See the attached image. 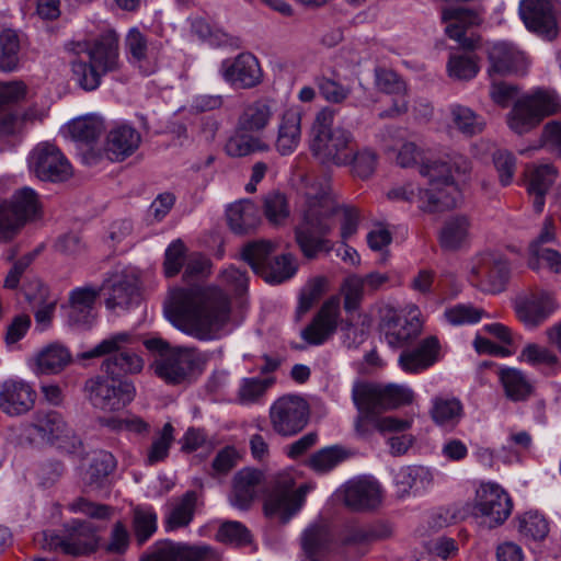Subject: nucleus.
<instances>
[{
  "instance_id": "nucleus-19",
  "label": "nucleus",
  "mask_w": 561,
  "mask_h": 561,
  "mask_svg": "<svg viewBox=\"0 0 561 561\" xmlns=\"http://www.w3.org/2000/svg\"><path fill=\"white\" fill-rule=\"evenodd\" d=\"M79 47L78 53H84L101 73L107 75L119 70L118 35L115 31H106L93 41L79 44Z\"/></svg>"
},
{
  "instance_id": "nucleus-6",
  "label": "nucleus",
  "mask_w": 561,
  "mask_h": 561,
  "mask_svg": "<svg viewBox=\"0 0 561 561\" xmlns=\"http://www.w3.org/2000/svg\"><path fill=\"white\" fill-rule=\"evenodd\" d=\"M133 335L127 332L115 333L95 345L90 351L81 353L80 359L105 357L101 369L105 376L113 379H127L126 376L139 374L144 369V359L126 345L131 344Z\"/></svg>"
},
{
  "instance_id": "nucleus-47",
  "label": "nucleus",
  "mask_w": 561,
  "mask_h": 561,
  "mask_svg": "<svg viewBox=\"0 0 561 561\" xmlns=\"http://www.w3.org/2000/svg\"><path fill=\"white\" fill-rule=\"evenodd\" d=\"M297 271V261L291 254H282L274 256L273 260L263 267L261 276L273 284H280L291 278Z\"/></svg>"
},
{
  "instance_id": "nucleus-31",
  "label": "nucleus",
  "mask_w": 561,
  "mask_h": 561,
  "mask_svg": "<svg viewBox=\"0 0 561 561\" xmlns=\"http://www.w3.org/2000/svg\"><path fill=\"white\" fill-rule=\"evenodd\" d=\"M393 481L397 496L403 499L427 489L433 483V473L423 466H404L394 472Z\"/></svg>"
},
{
  "instance_id": "nucleus-52",
  "label": "nucleus",
  "mask_w": 561,
  "mask_h": 561,
  "mask_svg": "<svg viewBox=\"0 0 561 561\" xmlns=\"http://www.w3.org/2000/svg\"><path fill=\"white\" fill-rule=\"evenodd\" d=\"M71 69L75 81L84 91L98 89L104 76L90 60H84L80 57L71 62Z\"/></svg>"
},
{
  "instance_id": "nucleus-48",
  "label": "nucleus",
  "mask_w": 561,
  "mask_h": 561,
  "mask_svg": "<svg viewBox=\"0 0 561 561\" xmlns=\"http://www.w3.org/2000/svg\"><path fill=\"white\" fill-rule=\"evenodd\" d=\"M478 60V57L472 54H450L447 61L448 76L460 81L473 79L480 70Z\"/></svg>"
},
{
  "instance_id": "nucleus-53",
  "label": "nucleus",
  "mask_w": 561,
  "mask_h": 561,
  "mask_svg": "<svg viewBox=\"0 0 561 561\" xmlns=\"http://www.w3.org/2000/svg\"><path fill=\"white\" fill-rule=\"evenodd\" d=\"M133 530L138 543H145L157 530V514L151 508H135Z\"/></svg>"
},
{
  "instance_id": "nucleus-39",
  "label": "nucleus",
  "mask_w": 561,
  "mask_h": 561,
  "mask_svg": "<svg viewBox=\"0 0 561 561\" xmlns=\"http://www.w3.org/2000/svg\"><path fill=\"white\" fill-rule=\"evenodd\" d=\"M331 535L325 525H310L301 536V547L310 561H319L324 556L331 545Z\"/></svg>"
},
{
  "instance_id": "nucleus-16",
  "label": "nucleus",
  "mask_w": 561,
  "mask_h": 561,
  "mask_svg": "<svg viewBox=\"0 0 561 561\" xmlns=\"http://www.w3.org/2000/svg\"><path fill=\"white\" fill-rule=\"evenodd\" d=\"M471 275L483 291L497 294L505 289L511 276V268L503 254L484 252L472 265Z\"/></svg>"
},
{
  "instance_id": "nucleus-15",
  "label": "nucleus",
  "mask_w": 561,
  "mask_h": 561,
  "mask_svg": "<svg viewBox=\"0 0 561 561\" xmlns=\"http://www.w3.org/2000/svg\"><path fill=\"white\" fill-rule=\"evenodd\" d=\"M308 402L300 396L286 394L278 398L270 409V420L275 433L289 437L301 432L309 422Z\"/></svg>"
},
{
  "instance_id": "nucleus-57",
  "label": "nucleus",
  "mask_w": 561,
  "mask_h": 561,
  "mask_svg": "<svg viewBox=\"0 0 561 561\" xmlns=\"http://www.w3.org/2000/svg\"><path fill=\"white\" fill-rule=\"evenodd\" d=\"M174 428L171 423H165L159 432V434L153 438L150 448L147 454V463L154 465L159 461L164 460L169 455V449L174 440L173 436Z\"/></svg>"
},
{
  "instance_id": "nucleus-14",
  "label": "nucleus",
  "mask_w": 561,
  "mask_h": 561,
  "mask_svg": "<svg viewBox=\"0 0 561 561\" xmlns=\"http://www.w3.org/2000/svg\"><path fill=\"white\" fill-rule=\"evenodd\" d=\"M85 389L93 407L114 412L123 409L134 400L136 389L128 379H113L99 376L87 381Z\"/></svg>"
},
{
  "instance_id": "nucleus-21",
  "label": "nucleus",
  "mask_w": 561,
  "mask_h": 561,
  "mask_svg": "<svg viewBox=\"0 0 561 561\" xmlns=\"http://www.w3.org/2000/svg\"><path fill=\"white\" fill-rule=\"evenodd\" d=\"M519 15L529 31L547 39L557 37V18L551 0H522Z\"/></svg>"
},
{
  "instance_id": "nucleus-51",
  "label": "nucleus",
  "mask_w": 561,
  "mask_h": 561,
  "mask_svg": "<svg viewBox=\"0 0 561 561\" xmlns=\"http://www.w3.org/2000/svg\"><path fill=\"white\" fill-rule=\"evenodd\" d=\"M20 39L15 31L3 30L0 33V69L13 71L19 62Z\"/></svg>"
},
{
  "instance_id": "nucleus-11",
  "label": "nucleus",
  "mask_w": 561,
  "mask_h": 561,
  "mask_svg": "<svg viewBox=\"0 0 561 561\" xmlns=\"http://www.w3.org/2000/svg\"><path fill=\"white\" fill-rule=\"evenodd\" d=\"M294 485L295 481L289 474L275 477L264 502L266 516L287 523L301 508L309 486L302 484L294 490Z\"/></svg>"
},
{
  "instance_id": "nucleus-3",
  "label": "nucleus",
  "mask_w": 561,
  "mask_h": 561,
  "mask_svg": "<svg viewBox=\"0 0 561 561\" xmlns=\"http://www.w3.org/2000/svg\"><path fill=\"white\" fill-rule=\"evenodd\" d=\"M342 218L341 238L346 241L358 226V211L351 206L337 205L327 193L306 195L301 219L295 228L296 242L306 259L313 260L322 252L333 250V242L327 237Z\"/></svg>"
},
{
  "instance_id": "nucleus-44",
  "label": "nucleus",
  "mask_w": 561,
  "mask_h": 561,
  "mask_svg": "<svg viewBox=\"0 0 561 561\" xmlns=\"http://www.w3.org/2000/svg\"><path fill=\"white\" fill-rule=\"evenodd\" d=\"M197 494L195 491H187L170 510L165 527L168 530H174L186 527L193 519Z\"/></svg>"
},
{
  "instance_id": "nucleus-20",
  "label": "nucleus",
  "mask_w": 561,
  "mask_h": 561,
  "mask_svg": "<svg viewBox=\"0 0 561 561\" xmlns=\"http://www.w3.org/2000/svg\"><path fill=\"white\" fill-rule=\"evenodd\" d=\"M421 311L415 305L408 306L400 313H393L386 322V341L392 348H403L414 341L422 331Z\"/></svg>"
},
{
  "instance_id": "nucleus-26",
  "label": "nucleus",
  "mask_w": 561,
  "mask_h": 561,
  "mask_svg": "<svg viewBox=\"0 0 561 561\" xmlns=\"http://www.w3.org/2000/svg\"><path fill=\"white\" fill-rule=\"evenodd\" d=\"M34 428L43 439L58 443L60 448H76L81 444L78 436L68 426L64 417L56 411L38 414Z\"/></svg>"
},
{
  "instance_id": "nucleus-37",
  "label": "nucleus",
  "mask_w": 561,
  "mask_h": 561,
  "mask_svg": "<svg viewBox=\"0 0 561 561\" xmlns=\"http://www.w3.org/2000/svg\"><path fill=\"white\" fill-rule=\"evenodd\" d=\"M226 214L230 229L238 234L248 233L261 221L257 207L249 199L230 205Z\"/></svg>"
},
{
  "instance_id": "nucleus-30",
  "label": "nucleus",
  "mask_w": 561,
  "mask_h": 561,
  "mask_svg": "<svg viewBox=\"0 0 561 561\" xmlns=\"http://www.w3.org/2000/svg\"><path fill=\"white\" fill-rule=\"evenodd\" d=\"M471 220L466 215H453L445 219L439 233V247L446 252L463 249L470 239Z\"/></svg>"
},
{
  "instance_id": "nucleus-55",
  "label": "nucleus",
  "mask_w": 561,
  "mask_h": 561,
  "mask_svg": "<svg viewBox=\"0 0 561 561\" xmlns=\"http://www.w3.org/2000/svg\"><path fill=\"white\" fill-rule=\"evenodd\" d=\"M68 510L76 514H83L96 520H108L114 508L107 504L96 503L87 497L79 496L68 504Z\"/></svg>"
},
{
  "instance_id": "nucleus-18",
  "label": "nucleus",
  "mask_w": 561,
  "mask_h": 561,
  "mask_svg": "<svg viewBox=\"0 0 561 561\" xmlns=\"http://www.w3.org/2000/svg\"><path fill=\"white\" fill-rule=\"evenodd\" d=\"M140 141L141 136L136 128L122 124L108 131L103 152H94L90 149L83 158L88 164L98 163L102 156L119 162L130 157L138 149Z\"/></svg>"
},
{
  "instance_id": "nucleus-12",
  "label": "nucleus",
  "mask_w": 561,
  "mask_h": 561,
  "mask_svg": "<svg viewBox=\"0 0 561 561\" xmlns=\"http://www.w3.org/2000/svg\"><path fill=\"white\" fill-rule=\"evenodd\" d=\"M352 398L357 410L379 413L411 403L413 392L408 387L400 385L356 383L353 387Z\"/></svg>"
},
{
  "instance_id": "nucleus-23",
  "label": "nucleus",
  "mask_w": 561,
  "mask_h": 561,
  "mask_svg": "<svg viewBox=\"0 0 561 561\" xmlns=\"http://www.w3.org/2000/svg\"><path fill=\"white\" fill-rule=\"evenodd\" d=\"M220 72L225 81L240 89L254 88L263 79L260 62L251 53H241L233 59H225Z\"/></svg>"
},
{
  "instance_id": "nucleus-61",
  "label": "nucleus",
  "mask_w": 561,
  "mask_h": 561,
  "mask_svg": "<svg viewBox=\"0 0 561 561\" xmlns=\"http://www.w3.org/2000/svg\"><path fill=\"white\" fill-rule=\"evenodd\" d=\"M352 172L360 178L367 179L369 178L377 165V153L369 149L363 148L362 150L354 151L351 150V163Z\"/></svg>"
},
{
  "instance_id": "nucleus-60",
  "label": "nucleus",
  "mask_w": 561,
  "mask_h": 561,
  "mask_svg": "<svg viewBox=\"0 0 561 561\" xmlns=\"http://www.w3.org/2000/svg\"><path fill=\"white\" fill-rule=\"evenodd\" d=\"M320 94L330 103H343L351 94L352 89L343 85L332 78L319 76L314 80Z\"/></svg>"
},
{
  "instance_id": "nucleus-54",
  "label": "nucleus",
  "mask_w": 561,
  "mask_h": 561,
  "mask_svg": "<svg viewBox=\"0 0 561 561\" xmlns=\"http://www.w3.org/2000/svg\"><path fill=\"white\" fill-rule=\"evenodd\" d=\"M451 116L458 130L467 136H472L483 130V119L469 107L454 105L451 107Z\"/></svg>"
},
{
  "instance_id": "nucleus-25",
  "label": "nucleus",
  "mask_w": 561,
  "mask_h": 561,
  "mask_svg": "<svg viewBox=\"0 0 561 561\" xmlns=\"http://www.w3.org/2000/svg\"><path fill=\"white\" fill-rule=\"evenodd\" d=\"M36 392L22 379H7L0 383V409L10 416L25 414L33 409Z\"/></svg>"
},
{
  "instance_id": "nucleus-28",
  "label": "nucleus",
  "mask_w": 561,
  "mask_h": 561,
  "mask_svg": "<svg viewBox=\"0 0 561 561\" xmlns=\"http://www.w3.org/2000/svg\"><path fill=\"white\" fill-rule=\"evenodd\" d=\"M103 290H106V307L127 308L139 298L138 278L125 272L112 274L104 280Z\"/></svg>"
},
{
  "instance_id": "nucleus-42",
  "label": "nucleus",
  "mask_w": 561,
  "mask_h": 561,
  "mask_svg": "<svg viewBox=\"0 0 561 561\" xmlns=\"http://www.w3.org/2000/svg\"><path fill=\"white\" fill-rule=\"evenodd\" d=\"M463 408L458 399L435 398L431 409L433 421L446 428H454L461 420Z\"/></svg>"
},
{
  "instance_id": "nucleus-46",
  "label": "nucleus",
  "mask_w": 561,
  "mask_h": 561,
  "mask_svg": "<svg viewBox=\"0 0 561 561\" xmlns=\"http://www.w3.org/2000/svg\"><path fill=\"white\" fill-rule=\"evenodd\" d=\"M275 249L276 245L272 241H253L243 248L242 257L255 274L261 275L263 267L273 260L272 254L275 252Z\"/></svg>"
},
{
  "instance_id": "nucleus-2",
  "label": "nucleus",
  "mask_w": 561,
  "mask_h": 561,
  "mask_svg": "<svg viewBox=\"0 0 561 561\" xmlns=\"http://www.w3.org/2000/svg\"><path fill=\"white\" fill-rule=\"evenodd\" d=\"M470 171V161L461 154L428 160L421 164L420 174L428 178L430 188L405 184L390 190L387 195L393 201L416 203L423 213H443L457 206L460 199L457 182L465 181Z\"/></svg>"
},
{
  "instance_id": "nucleus-41",
  "label": "nucleus",
  "mask_w": 561,
  "mask_h": 561,
  "mask_svg": "<svg viewBox=\"0 0 561 561\" xmlns=\"http://www.w3.org/2000/svg\"><path fill=\"white\" fill-rule=\"evenodd\" d=\"M71 354L67 347L53 343L37 354V370L42 374H58L71 363Z\"/></svg>"
},
{
  "instance_id": "nucleus-5",
  "label": "nucleus",
  "mask_w": 561,
  "mask_h": 561,
  "mask_svg": "<svg viewBox=\"0 0 561 561\" xmlns=\"http://www.w3.org/2000/svg\"><path fill=\"white\" fill-rule=\"evenodd\" d=\"M334 115L335 111L329 106L317 113L311 127V150L323 163L350 165L355 138L343 127L332 128Z\"/></svg>"
},
{
  "instance_id": "nucleus-50",
  "label": "nucleus",
  "mask_w": 561,
  "mask_h": 561,
  "mask_svg": "<svg viewBox=\"0 0 561 561\" xmlns=\"http://www.w3.org/2000/svg\"><path fill=\"white\" fill-rule=\"evenodd\" d=\"M176 561H220L219 554L207 545H188L170 541Z\"/></svg>"
},
{
  "instance_id": "nucleus-34",
  "label": "nucleus",
  "mask_w": 561,
  "mask_h": 561,
  "mask_svg": "<svg viewBox=\"0 0 561 561\" xmlns=\"http://www.w3.org/2000/svg\"><path fill=\"white\" fill-rule=\"evenodd\" d=\"M100 289L85 286L73 289L69 295V320L79 325H89L93 319V307Z\"/></svg>"
},
{
  "instance_id": "nucleus-56",
  "label": "nucleus",
  "mask_w": 561,
  "mask_h": 561,
  "mask_svg": "<svg viewBox=\"0 0 561 561\" xmlns=\"http://www.w3.org/2000/svg\"><path fill=\"white\" fill-rule=\"evenodd\" d=\"M265 217L272 224H280L289 216L286 196L278 191H271L263 197Z\"/></svg>"
},
{
  "instance_id": "nucleus-35",
  "label": "nucleus",
  "mask_w": 561,
  "mask_h": 561,
  "mask_svg": "<svg viewBox=\"0 0 561 561\" xmlns=\"http://www.w3.org/2000/svg\"><path fill=\"white\" fill-rule=\"evenodd\" d=\"M301 138V114L297 110H287L282 116L276 139V148L283 156L290 154Z\"/></svg>"
},
{
  "instance_id": "nucleus-63",
  "label": "nucleus",
  "mask_w": 561,
  "mask_h": 561,
  "mask_svg": "<svg viewBox=\"0 0 561 561\" xmlns=\"http://www.w3.org/2000/svg\"><path fill=\"white\" fill-rule=\"evenodd\" d=\"M484 310L471 305H456L445 310L446 320L453 325L472 324L480 321Z\"/></svg>"
},
{
  "instance_id": "nucleus-4",
  "label": "nucleus",
  "mask_w": 561,
  "mask_h": 561,
  "mask_svg": "<svg viewBox=\"0 0 561 561\" xmlns=\"http://www.w3.org/2000/svg\"><path fill=\"white\" fill-rule=\"evenodd\" d=\"M144 345L148 351L158 353L151 368L159 378L169 385L188 381L195 371L202 369L205 362L197 348L171 346L161 337L147 339Z\"/></svg>"
},
{
  "instance_id": "nucleus-58",
  "label": "nucleus",
  "mask_w": 561,
  "mask_h": 561,
  "mask_svg": "<svg viewBox=\"0 0 561 561\" xmlns=\"http://www.w3.org/2000/svg\"><path fill=\"white\" fill-rule=\"evenodd\" d=\"M273 378H244L238 390V400L242 404L257 402L273 385Z\"/></svg>"
},
{
  "instance_id": "nucleus-13",
  "label": "nucleus",
  "mask_w": 561,
  "mask_h": 561,
  "mask_svg": "<svg viewBox=\"0 0 561 561\" xmlns=\"http://www.w3.org/2000/svg\"><path fill=\"white\" fill-rule=\"evenodd\" d=\"M27 164L30 172L43 182L61 183L73 175L69 160L50 142L37 144L30 152Z\"/></svg>"
},
{
  "instance_id": "nucleus-32",
  "label": "nucleus",
  "mask_w": 561,
  "mask_h": 561,
  "mask_svg": "<svg viewBox=\"0 0 561 561\" xmlns=\"http://www.w3.org/2000/svg\"><path fill=\"white\" fill-rule=\"evenodd\" d=\"M557 174V169L551 164L534 167L528 171L526 186L536 213L543 210L546 194L554 183Z\"/></svg>"
},
{
  "instance_id": "nucleus-36",
  "label": "nucleus",
  "mask_w": 561,
  "mask_h": 561,
  "mask_svg": "<svg viewBox=\"0 0 561 561\" xmlns=\"http://www.w3.org/2000/svg\"><path fill=\"white\" fill-rule=\"evenodd\" d=\"M261 480V472L243 469L236 473L230 502L240 510H247L256 495V488Z\"/></svg>"
},
{
  "instance_id": "nucleus-9",
  "label": "nucleus",
  "mask_w": 561,
  "mask_h": 561,
  "mask_svg": "<svg viewBox=\"0 0 561 561\" xmlns=\"http://www.w3.org/2000/svg\"><path fill=\"white\" fill-rule=\"evenodd\" d=\"M41 208L38 194L28 186L0 203V242L12 240L28 220L37 217Z\"/></svg>"
},
{
  "instance_id": "nucleus-8",
  "label": "nucleus",
  "mask_w": 561,
  "mask_h": 561,
  "mask_svg": "<svg viewBox=\"0 0 561 561\" xmlns=\"http://www.w3.org/2000/svg\"><path fill=\"white\" fill-rule=\"evenodd\" d=\"M561 103L556 92L538 89L515 101L507 114L508 127L523 135L537 127L545 117L557 114Z\"/></svg>"
},
{
  "instance_id": "nucleus-40",
  "label": "nucleus",
  "mask_w": 561,
  "mask_h": 561,
  "mask_svg": "<svg viewBox=\"0 0 561 561\" xmlns=\"http://www.w3.org/2000/svg\"><path fill=\"white\" fill-rule=\"evenodd\" d=\"M272 115V108L265 101H255L244 107L238 118L237 128L248 133L261 131L267 126Z\"/></svg>"
},
{
  "instance_id": "nucleus-33",
  "label": "nucleus",
  "mask_w": 561,
  "mask_h": 561,
  "mask_svg": "<svg viewBox=\"0 0 561 561\" xmlns=\"http://www.w3.org/2000/svg\"><path fill=\"white\" fill-rule=\"evenodd\" d=\"M438 350V340L435 336H428L415 350L403 351L399 357V364L404 371L416 373L434 364Z\"/></svg>"
},
{
  "instance_id": "nucleus-45",
  "label": "nucleus",
  "mask_w": 561,
  "mask_h": 561,
  "mask_svg": "<svg viewBox=\"0 0 561 561\" xmlns=\"http://www.w3.org/2000/svg\"><path fill=\"white\" fill-rule=\"evenodd\" d=\"M267 148V145L262 142L261 139L238 128L225 145V151L231 158L247 157L257 151H265Z\"/></svg>"
},
{
  "instance_id": "nucleus-1",
  "label": "nucleus",
  "mask_w": 561,
  "mask_h": 561,
  "mask_svg": "<svg viewBox=\"0 0 561 561\" xmlns=\"http://www.w3.org/2000/svg\"><path fill=\"white\" fill-rule=\"evenodd\" d=\"M230 313L229 296L216 286L176 288L171 291L167 309L175 328L201 341L216 339Z\"/></svg>"
},
{
  "instance_id": "nucleus-38",
  "label": "nucleus",
  "mask_w": 561,
  "mask_h": 561,
  "mask_svg": "<svg viewBox=\"0 0 561 561\" xmlns=\"http://www.w3.org/2000/svg\"><path fill=\"white\" fill-rule=\"evenodd\" d=\"M116 461L111 453L100 450L93 455L89 466L82 473V481L85 486L93 490L102 489L108 476L114 471Z\"/></svg>"
},
{
  "instance_id": "nucleus-62",
  "label": "nucleus",
  "mask_w": 561,
  "mask_h": 561,
  "mask_svg": "<svg viewBox=\"0 0 561 561\" xmlns=\"http://www.w3.org/2000/svg\"><path fill=\"white\" fill-rule=\"evenodd\" d=\"M519 533L534 540H542L549 533L548 522L538 513H526L519 519Z\"/></svg>"
},
{
  "instance_id": "nucleus-10",
  "label": "nucleus",
  "mask_w": 561,
  "mask_h": 561,
  "mask_svg": "<svg viewBox=\"0 0 561 561\" xmlns=\"http://www.w3.org/2000/svg\"><path fill=\"white\" fill-rule=\"evenodd\" d=\"M444 32L466 50L473 51L481 45V36L472 28L483 23V10L462 5L445 4L440 9Z\"/></svg>"
},
{
  "instance_id": "nucleus-64",
  "label": "nucleus",
  "mask_w": 561,
  "mask_h": 561,
  "mask_svg": "<svg viewBox=\"0 0 561 561\" xmlns=\"http://www.w3.org/2000/svg\"><path fill=\"white\" fill-rule=\"evenodd\" d=\"M125 46L133 61L141 64L149 57V43L147 36L137 27L128 31L125 38Z\"/></svg>"
},
{
  "instance_id": "nucleus-7",
  "label": "nucleus",
  "mask_w": 561,
  "mask_h": 561,
  "mask_svg": "<svg viewBox=\"0 0 561 561\" xmlns=\"http://www.w3.org/2000/svg\"><path fill=\"white\" fill-rule=\"evenodd\" d=\"M36 540L43 549L61 552L70 557L88 556L98 549L99 538L95 527L85 520L72 519L62 530H44Z\"/></svg>"
},
{
  "instance_id": "nucleus-27",
  "label": "nucleus",
  "mask_w": 561,
  "mask_h": 561,
  "mask_svg": "<svg viewBox=\"0 0 561 561\" xmlns=\"http://www.w3.org/2000/svg\"><path fill=\"white\" fill-rule=\"evenodd\" d=\"M488 58L490 62L488 72L491 77L494 75H524L527 70L525 54L508 43L494 44L489 50Z\"/></svg>"
},
{
  "instance_id": "nucleus-59",
  "label": "nucleus",
  "mask_w": 561,
  "mask_h": 561,
  "mask_svg": "<svg viewBox=\"0 0 561 561\" xmlns=\"http://www.w3.org/2000/svg\"><path fill=\"white\" fill-rule=\"evenodd\" d=\"M347 457L344 449L337 446L327 447L314 453L309 466L317 472H328Z\"/></svg>"
},
{
  "instance_id": "nucleus-24",
  "label": "nucleus",
  "mask_w": 561,
  "mask_h": 561,
  "mask_svg": "<svg viewBox=\"0 0 561 561\" xmlns=\"http://www.w3.org/2000/svg\"><path fill=\"white\" fill-rule=\"evenodd\" d=\"M340 313V298L330 297L323 302L311 323L302 330V339L311 345L324 343L336 331Z\"/></svg>"
},
{
  "instance_id": "nucleus-17",
  "label": "nucleus",
  "mask_w": 561,
  "mask_h": 561,
  "mask_svg": "<svg viewBox=\"0 0 561 561\" xmlns=\"http://www.w3.org/2000/svg\"><path fill=\"white\" fill-rule=\"evenodd\" d=\"M557 309L558 302L553 293L545 289L529 290L514 300L517 319L530 329L542 324Z\"/></svg>"
},
{
  "instance_id": "nucleus-43",
  "label": "nucleus",
  "mask_w": 561,
  "mask_h": 561,
  "mask_svg": "<svg viewBox=\"0 0 561 561\" xmlns=\"http://www.w3.org/2000/svg\"><path fill=\"white\" fill-rule=\"evenodd\" d=\"M104 128L103 119L95 115L76 118L68 125L72 139L87 146L94 142L102 135Z\"/></svg>"
},
{
  "instance_id": "nucleus-49",
  "label": "nucleus",
  "mask_w": 561,
  "mask_h": 561,
  "mask_svg": "<svg viewBox=\"0 0 561 561\" xmlns=\"http://www.w3.org/2000/svg\"><path fill=\"white\" fill-rule=\"evenodd\" d=\"M500 379L505 389L506 396L514 401L526 399L531 386L524 374L515 368H505L500 370Z\"/></svg>"
},
{
  "instance_id": "nucleus-29",
  "label": "nucleus",
  "mask_w": 561,
  "mask_h": 561,
  "mask_svg": "<svg viewBox=\"0 0 561 561\" xmlns=\"http://www.w3.org/2000/svg\"><path fill=\"white\" fill-rule=\"evenodd\" d=\"M343 494L344 504L353 511L375 508L381 501L379 483L367 478L347 482Z\"/></svg>"
},
{
  "instance_id": "nucleus-22",
  "label": "nucleus",
  "mask_w": 561,
  "mask_h": 561,
  "mask_svg": "<svg viewBox=\"0 0 561 561\" xmlns=\"http://www.w3.org/2000/svg\"><path fill=\"white\" fill-rule=\"evenodd\" d=\"M477 511L489 519L491 527L503 524L511 515L513 503L506 491L496 483H483L477 491Z\"/></svg>"
}]
</instances>
